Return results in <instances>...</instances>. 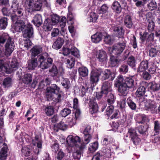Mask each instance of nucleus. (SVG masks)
Returning <instances> with one entry per match:
<instances>
[{
    "mask_svg": "<svg viewBox=\"0 0 160 160\" xmlns=\"http://www.w3.org/2000/svg\"><path fill=\"white\" fill-rule=\"evenodd\" d=\"M12 84V80L10 78H5L3 80V85L5 88H8L11 86Z\"/></svg>",
    "mask_w": 160,
    "mask_h": 160,
    "instance_id": "obj_38",
    "label": "nucleus"
},
{
    "mask_svg": "<svg viewBox=\"0 0 160 160\" xmlns=\"http://www.w3.org/2000/svg\"><path fill=\"white\" fill-rule=\"evenodd\" d=\"M78 72L80 75L82 77H86L88 76V70L85 67H82L79 68Z\"/></svg>",
    "mask_w": 160,
    "mask_h": 160,
    "instance_id": "obj_30",
    "label": "nucleus"
},
{
    "mask_svg": "<svg viewBox=\"0 0 160 160\" xmlns=\"http://www.w3.org/2000/svg\"><path fill=\"white\" fill-rule=\"evenodd\" d=\"M97 57L98 60L100 62L105 63L107 60V55L106 52L102 50H100L97 52Z\"/></svg>",
    "mask_w": 160,
    "mask_h": 160,
    "instance_id": "obj_13",
    "label": "nucleus"
},
{
    "mask_svg": "<svg viewBox=\"0 0 160 160\" xmlns=\"http://www.w3.org/2000/svg\"><path fill=\"white\" fill-rule=\"evenodd\" d=\"M14 46V44L12 41L11 38H9L5 45V54L7 56H10L13 52Z\"/></svg>",
    "mask_w": 160,
    "mask_h": 160,
    "instance_id": "obj_10",
    "label": "nucleus"
},
{
    "mask_svg": "<svg viewBox=\"0 0 160 160\" xmlns=\"http://www.w3.org/2000/svg\"><path fill=\"white\" fill-rule=\"evenodd\" d=\"M124 22L126 26L129 28H131L133 24L132 18L129 15H127L125 17Z\"/></svg>",
    "mask_w": 160,
    "mask_h": 160,
    "instance_id": "obj_33",
    "label": "nucleus"
},
{
    "mask_svg": "<svg viewBox=\"0 0 160 160\" xmlns=\"http://www.w3.org/2000/svg\"><path fill=\"white\" fill-rule=\"evenodd\" d=\"M145 92V88L143 86H141L137 90L136 92V95L137 97H140L144 94Z\"/></svg>",
    "mask_w": 160,
    "mask_h": 160,
    "instance_id": "obj_37",
    "label": "nucleus"
},
{
    "mask_svg": "<svg viewBox=\"0 0 160 160\" xmlns=\"http://www.w3.org/2000/svg\"><path fill=\"white\" fill-rule=\"evenodd\" d=\"M112 7L114 11L117 13H119L121 12V6L118 2H114L112 4Z\"/></svg>",
    "mask_w": 160,
    "mask_h": 160,
    "instance_id": "obj_28",
    "label": "nucleus"
},
{
    "mask_svg": "<svg viewBox=\"0 0 160 160\" xmlns=\"http://www.w3.org/2000/svg\"><path fill=\"white\" fill-rule=\"evenodd\" d=\"M105 96L107 97V102L109 104H112L115 100L114 97L113 95L111 93V92H108L107 94H104Z\"/></svg>",
    "mask_w": 160,
    "mask_h": 160,
    "instance_id": "obj_36",
    "label": "nucleus"
},
{
    "mask_svg": "<svg viewBox=\"0 0 160 160\" xmlns=\"http://www.w3.org/2000/svg\"><path fill=\"white\" fill-rule=\"evenodd\" d=\"M67 128V125L63 122H61L59 123H56L54 125L53 130L58 132L59 129L64 130Z\"/></svg>",
    "mask_w": 160,
    "mask_h": 160,
    "instance_id": "obj_19",
    "label": "nucleus"
},
{
    "mask_svg": "<svg viewBox=\"0 0 160 160\" xmlns=\"http://www.w3.org/2000/svg\"><path fill=\"white\" fill-rule=\"evenodd\" d=\"M101 74V70L92 71L90 74V82L92 86H94L99 80V78Z\"/></svg>",
    "mask_w": 160,
    "mask_h": 160,
    "instance_id": "obj_9",
    "label": "nucleus"
},
{
    "mask_svg": "<svg viewBox=\"0 0 160 160\" xmlns=\"http://www.w3.org/2000/svg\"><path fill=\"white\" fill-rule=\"evenodd\" d=\"M108 9V7L106 5L104 4L98 10L97 12L99 14H103L106 13Z\"/></svg>",
    "mask_w": 160,
    "mask_h": 160,
    "instance_id": "obj_54",
    "label": "nucleus"
},
{
    "mask_svg": "<svg viewBox=\"0 0 160 160\" xmlns=\"http://www.w3.org/2000/svg\"><path fill=\"white\" fill-rule=\"evenodd\" d=\"M32 43L31 41L29 39L24 40L23 45L24 47L28 49L32 45Z\"/></svg>",
    "mask_w": 160,
    "mask_h": 160,
    "instance_id": "obj_63",
    "label": "nucleus"
},
{
    "mask_svg": "<svg viewBox=\"0 0 160 160\" xmlns=\"http://www.w3.org/2000/svg\"><path fill=\"white\" fill-rule=\"evenodd\" d=\"M128 64L132 67H134L135 66V62L134 58L131 56L128 58Z\"/></svg>",
    "mask_w": 160,
    "mask_h": 160,
    "instance_id": "obj_58",
    "label": "nucleus"
},
{
    "mask_svg": "<svg viewBox=\"0 0 160 160\" xmlns=\"http://www.w3.org/2000/svg\"><path fill=\"white\" fill-rule=\"evenodd\" d=\"M22 153L25 156H28L30 154L31 150L28 147L25 146L22 148Z\"/></svg>",
    "mask_w": 160,
    "mask_h": 160,
    "instance_id": "obj_46",
    "label": "nucleus"
},
{
    "mask_svg": "<svg viewBox=\"0 0 160 160\" xmlns=\"http://www.w3.org/2000/svg\"><path fill=\"white\" fill-rule=\"evenodd\" d=\"M46 95L48 100L53 99V101L57 102H60L64 96L63 92L55 84H52L47 88Z\"/></svg>",
    "mask_w": 160,
    "mask_h": 160,
    "instance_id": "obj_3",
    "label": "nucleus"
},
{
    "mask_svg": "<svg viewBox=\"0 0 160 160\" xmlns=\"http://www.w3.org/2000/svg\"><path fill=\"white\" fill-rule=\"evenodd\" d=\"M98 106L95 99L91 100L89 103V111L91 114L96 113L98 111Z\"/></svg>",
    "mask_w": 160,
    "mask_h": 160,
    "instance_id": "obj_14",
    "label": "nucleus"
},
{
    "mask_svg": "<svg viewBox=\"0 0 160 160\" xmlns=\"http://www.w3.org/2000/svg\"><path fill=\"white\" fill-rule=\"evenodd\" d=\"M154 23L152 20H148V29L150 32L153 31L154 28Z\"/></svg>",
    "mask_w": 160,
    "mask_h": 160,
    "instance_id": "obj_52",
    "label": "nucleus"
},
{
    "mask_svg": "<svg viewBox=\"0 0 160 160\" xmlns=\"http://www.w3.org/2000/svg\"><path fill=\"white\" fill-rule=\"evenodd\" d=\"M60 18L56 14H53L52 16L51 20L47 19L44 21L43 25V28L45 31H50L52 28V25L56 24L59 22Z\"/></svg>",
    "mask_w": 160,
    "mask_h": 160,
    "instance_id": "obj_6",
    "label": "nucleus"
},
{
    "mask_svg": "<svg viewBox=\"0 0 160 160\" xmlns=\"http://www.w3.org/2000/svg\"><path fill=\"white\" fill-rule=\"evenodd\" d=\"M84 135V142L82 143L81 138L77 136L69 135L66 139V142L70 147H75L80 150H83L86 145L89 143L92 138L91 134Z\"/></svg>",
    "mask_w": 160,
    "mask_h": 160,
    "instance_id": "obj_1",
    "label": "nucleus"
},
{
    "mask_svg": "<svg viewBox=\"0 0 160 160\" xmlns=\"http://www.w3.org/2000/svg\"><path fill=\"white\" fill-rule=\"evenodd\" d=\"M8 148L5 145L3 146L0 151V160H5L7 157Z\"/></svg>",
    "mask_w": 160,
    "mask_h": 160,
    "instance_id": "obj_23",
    "label": "nucleus"
},
{
    "mask_svg": "<svg viewBox=\"0 0 160 160\" xmlns=\"http://www.w3.org/2000/svg\"><path fill=\"white\" fill-rule=\"evenodd\" d=\"M104 157L102 152H100L94 155L92 157V160H103Z\"/></svg>",
    "mask_w": 160,
    "mask_h": 160,
    "instance_id": "obj_41",
    "label": "nucleus"
},
{
    "mask_svg": "<svg viewBox=\"0 0 160 160\" xmlns=\"http://www.w3.org/2000/svg\"><path fill=\"white\" fill-rule=\"evenodd\" d=\"M42 51V48L40 46H35L30 50L31 56L35 57L41 53Z\"/></svg>",
    "mask_w": 160,
    "mask_h": 160,
    "instance_id": "obj_16",
    "label": "nucleus"
},
{
    "mask_svg": "<svg viewBox=\"0 0 160 160\" xmlns=\"http://www.w3.org/2000/svg\"><path fill=\"white\" fill-rule=\"evenodd\" d=\"M8 25L7 19L3 18L0 19V28L2 29H5Z\"/></svg>",
    "mask_w": 160,
    "mask_h": 160,
    "instance_id": "obj_39",
    "label": "nucleus"
},
{
    "mask_svg": "<svg viewBox=\"0 0 160 160\" xmlns=\"http://www.w3.org/2000/svg\"><path fill=\"white\" fill-rule=\"evenodd\" d=\"M111 84L109 82H104L102 86L101 93L103 94H107L108 92L111 91Z\"/></svg>",
    "mask_w": 160,
    "mask_h": 160,
    "instance_id": "obj_15",
    "label": "nucleus"
},
{
    "mask_svg": "<svg viewBox=\"0 0 160 160\" xmlns=\"http://www.w3.org/2000/svg\"><path fill=\"white\" fill-rule=\"evenodd\" d=\"M76 149L75 151L73 153L72 156L74 160H79L81 156V151L82 150H80L78 148L75 147H72Z\"/></svg>",
    "mask_w": 160,
    "mask_h": 160,
    "instance_id": "obj_27",
    "label": "nucleus"
},
{
    "mask_svg": "<svg viewBox=\"0 0 160 160\" xmlns=\"http://www.w3.org/2000/svg\"><path fill=\"white\" fill-rule=\"evenodd\" d=\"M113 107L112 105L109 106L106 110V114L108 116L112 114L113 110Z\"/></svg>",
    "mask_w": 160,
    "mask_h": 160,
    "instance_id": "obj_62",
    "label": "nucleus"
},
{
    "mask_svg": "<svg viewBox=\"0 0 160 160\" xmlns=\"http://www.w3.org/2000/svg\"><path fill=\"white\" fill-rule=\"evenodd\" d=\"M66 63L67 66L69 68H71L75 64V59L73 58L69 57L66 59Z\"/></svg>",
    "mask_w": 160,
    "mask_h": 160,
    "instance_id": "obj_34",
    "label": "nucleus"
},
{
    "mask_svg": "<svg viewBox=\"0 0 160 160\" xmlns=\"http://www.w3.org/2000/svg\"><path fill=\"white\" fill-rule=\"evenodd\" d=\"M11 38L8 35L7 33H3L0 36V43H4L5 41L7 40V41L9 39Z\"/></svg>",
    "mask_w": 160,
    "mask_h": 160,
    "instance_id": "obj_45",
    "label": "nucleus"
},
{
    "mask_svg": "<svg viewBox=\"0 0 160 160\" xmlns=\"http://www.w3.org/2000/svg\"><path fill=\"white\" fill-rule=\"evenodd\" d=\"M18 2L17 0H13L12 4L11 6V10H12L13 12H15L18 9Z\"/></svg>",
    "mask_w": 160,
    "mask_h": 160,
    "instance_id": "obj_40",
    "label": "nucleus"
},
{
    "mask_svg": "<svg viewBox=\"0 0 160 160\" xmlns=\"http://www.w3.org/2000/svg\"><path fill=\"white\" fill-rule=\"evenodd\" d=\"M32 22L36 26L39 27L42 23V16L40 14H36L33 18Z\"/></svg>",
    "mask_w": 160,
    "mask_h": 160,
    "instance_id": "obj_20",
    "label": "nucleus"
},
{
    "mask_svg": "<svg viewBox=\"0 0 160 160\" xmlns=\"http://www.w3.org/2000/svg\"><path fill=\"white\" fill-rule=\"evenodd\" d=\"M71 53L73 55L77 58H79L80 56L78 50L75 47H73L71 48Z\"/></svg>",
    "mask_w": 160,
    "mask_h": 160,
    "instance_id": "obj_55",
    "label": "nucleus"
},
{
    "mask_svg": "<svg viewBox=\"0 0 160 160\" xmlns=\"http://www.w3.org/2000/svg\"><path fill=\"white\" fill-rule=\"evenodd\" d=\"M153 38L154 34L153 33H149L147 32H145L141 37V38L142 40L146 41L147 42L152 40Z\"/></svg>",
    "mask_w": 160,
    "mask_h": 160,
    "instance_id": "obj_25",
    "label": "nucleus"
},
{
    "mask_svg": "<svg viewBox=\"0 0 160 160\" xmlns=\"http://www.w3.org/2000/svg\"><path fill=\"white\" fill-rule=\"evenodd\" d=\"M29 8L32 11L40 10L43 5L48 6L46 0H28Z\"/></svg>",
    "mask_w": 160,
    "mask_h": 160,
    "instance_id": "obj_5",
    "label": "nucleus"
},
{
    "mask_svg": "<svg viewBox=\"0 0 160 160\" xmlns=\"http://www.w3.org/2000/svg\"><path fill=\"white\" fill-rule=\"evenodd\" d=\"M38 58V62L40 63V67L42 69H47L52 64V60L51 58H48L46 60L42 55L39 56Z\"/></svg>",
    "mask_w": 160,
    "mask_h": 160,
    "instance_id": "obj_8",
    "label": "nucleus"
},
{
    "mask_svg": "<svg viewBox=\"0 0 160 160\" xmlns=\"http://www.w3.org/2000/svg\"><path fill=\"white\" fill-rule=\"evenodd\" d=\"M71 113V110L68 108H64L61 112V115L62 117H65Z\"/></svg>",
    "mask_w": 160,
    "mask_h": 160,
    "instance_id": "obj_59",
    "label": "nucleus"
},
{
    "mask_svg": "<svg viewBox=\"0 0 160 160\" xmlns=\"http://www.w3.org/2000/svg\"><path fill=\"white\" fill-rule=\"evenodd\" d=\"M64 42L63 39L61 38H58L53 43L52 47L56 50L60 49Z\"/></svg>",
    "mask_w": 160,
    "mask_h": 160,
    "instance_id": "obj_17",
    "label": "nucleus"
},
{
    "mask_svg": "<svg viewBox=\"0 0 160 160\" xmlns=\"http://www.w3.org/2000/svg\"><path fill=\"white\" fill-rule=\"evenodd\" d=\"M92 41L94 43H98L102 40V33L97 32L92 35L91 37Z\"/></svg>",
    "mask_w": 160,
    "mask_h": 160,
    "instance_id": "obj_18",
    "label": "nucleus"
},
{
    "mask_svg": "<svg viewBox=\"0 0 160 160\" xmlns=\"http://www.w3.org/2000/svg\"><path fill=\"white\" fill-rule=\"evenodd\" d=\"M98 18V16L94 12L90 13L88 17L87 18V21L90 22H95Z\"/></svg>",
    "mask_w": 160,
    "mask_h": 160,
    "instance_id": "obj_29",
    "label": "nucleus"
},
{
    "mask_svg": "<svg viewBox=\"0 0 160 160\" xmlns=\"http://www.w3.org/2000/svg\"><path fill=\"white\" fill-rule=\"evenodd\" d=\"M61 84L62 86L66 88H68L70 87V83L68 79L63 77L62 78Z\"/></svg>",
    "mask_w": 160,
    "mask_h": 160,
    "instance_id": "obj_44",
    "label": "nucleus"
},
{
    "mask_svg": "<svg viewBox=\"0 0 160 160\" xmlns=\"http://www.w3.org/2000/svg\"><path fill=\"white\" fill-rule=\"evenodd\" d=\"M74 15L73 14L72 12H70L69 9V12L67 15V19L68 20L71 22V24L73 23V21L74 20Z\"/></svg>",
    "mask_w": 160,
    "mask_h": 160,
    "instance_id": "obj_60",
    "label": "nucleus"
},
{
    "mask_svg": "<svg viewBox=\"0 0 160 160\" xmlns=\"http://www.w3.org/2000/svg\"><path fill=\"white\" fill-rule=\"evenodd\" d=\"M148 61H142L141 62L139 66L138 72L140 73L145 72L148 69Z\"/></svg>",
    "mask_w": 160,
    "mask_h": 160,
    "instance_id": "obj_26",
    "label": "nucleus"
},
{
    "mask_svg": "<svg viewBox=\"0 0 160 160\" xmlns=\"http://www.w3.org/2000/svg\"><path fill=\"white\" fill-rule=\"evenodd\" d=\"M32 75L30 74H26L24 75L22 81L24 84H28L32 82Z\"/></svg>",
    "mask_w": 160,
    "mask_h": 160,
    "instance_id": "obj_31",
    "label": "nucleus"
},
{
    "mask_svg": "<svg viewBox=\"0 0 160 160\" xmlns=\"http://www.w3.org/2000/svg\"><path fill=\"white\" fill-rule=\"evenodd\" d=\"M38 65V60L36 58H32L29 62L27 68L29 70H33Z\"/></svg>",
    "mask_w": 160,
    "mask_h": 160,
    "instance_id": "obj_21",
    "label": "nucleus"
},
{
    "mask_svg": "<svg viewBox=\"0 0 160 160\" xmlns=\"http://www.w3.org/2000/svg\"><path fill=\"white\" fill-rule=\"evenodd\" d=\"M104 41L106 44H111L112 43L113 40L110 36L106 34L104 36Z\"/></svg>",
    "mask_w": 160,
    "mask_h": 160,
    "instance_id": "obj_50",
    "label": "nucleus"
},
{
    "mask_svg": "<svg viewBox=\"0 0 160 160\" xmlns=\"http://www.w3.org/2000/svg\"><path fill=\"white\" fill-rule=\"evenodd\" d=\"M19 63L16 58H13L11 62L10 66L7 68L6 66L4 65V61H0V72L2 71H6L9 73L16 70L18 68Z\"/></svg>",
    "mask_w": 160,
    "mask_h": 160,
    "instance_id": "obj_4",
    "label": "nucleus"
},
{
    "mask_svg": "<svg viewBox=\"0 0 160 160\" xmlns=\"http://www.w3.org/2000/svg\"><path fill=\"white\" fill-rule=\"evenodd\" d=\"M123 79V77L121 76L118 77L116 80L115 81L114 85L116 87H118L121 84H122Z\"/></svg>",
    "mask_w": 160,
    "mask_h": 160,
    "instance_id": "obj_51",
    "label": "nucleus"
},
{
    "mask_svg": "<svg viewBox=\"0 0 160 160\" xmlns=\"http://www.w3.org/2000/svg\"><path fill=\"white\" fill-rule=\"evenodd\" d=\"M98 147V144L97 142L91 143L88 147V151L91 153L95 152Z\"/></svg>",
    "mask_w": 160,
    "mask_h": 160,
    "instance_id": "obj_35",
    "label": "nucleus"
},
{
    "mask_svg": "<svg viewBox=\"0 0 160 160\" xmlns=\"http://www.w3.org/2000/svg\"><path fill=\"white\" fill-rule=\"evenodd\" d=\"M80 114V111L78 109H76L75 113L73 115L68 118L67 122H68L69 125L70 127H72L75 124L76 120L79 118Z\"/></svg>",
    "mask_w": 160,
    "mask_h": 160,
    "instance_id": "obj_11",
    "label": "nucleus"
},
{
    "mask_svg": "<svg viewBox=\"0 0 160 160\" xmlns=\"http://www.w3.org/2000/svg\"><path fill=\"white\" fill-rule=\"evenodd\" d=\"M91 127L90 126H87L84 128L82 127L81 128V130L83 131V133L84 135L90 134Z\"/></svg>",
    "mask_w": 160,
    "mask_h": 160,
    "instance_id": "obj_48",
    "label": "nucleus"
},
{
    "mask_svg": "<svg viewBox=\"0 0 160 160\" xmlns=\"http://www.w3.org/2000/svg\"><path fill=\"white\" fill-rule=\"evenodd\" d=\"M118 90L121 95L125 96L128 93V88L123 83L119 86Z\"/></svg>",
    "mask_w": 160,
    "mask_h": 160,
    "instance_id": "obj_24",
    "label": "nucleus"
},
{
    "mask_svg": "<svg viewBox=\"0 0 160 160\" xmlns=\"http://www.w3.org/2000/svg\"><path fill=\"white\" fill-rule=\"evenodd\" d=\"M145 106L147 109L150 111L152 113L155 112L156 104L155 102L150 100H148L145 102Z\"/></svg>",
    "mask_w": 160,
    "mask_h": 160,
    "instance_id": "obj_12",
    "label": "nucleus"
},
{
    "mask_svg": "<svg viewBox=\"0 0 160 160\" xmlns=\"http://www.w3.org/2000/svg\"><path fill=\"white\" fill-rule=\"evenodd\" d=\"M125 47V42H123L119 43L112 47H109L108 48L109 52L110 54L119 55L123 52Z\"/></svg>",
    "mask_w": 160,
    "mask_h": 160,
    "instance_id": "obj_7",
    "label": "nucleus"
},
{
    "mask_svg": "<svg viewBox=\"0 0 160 160\" xmlns=\"http://www.w3.org/2000/svg\"><path fill=\"white\" fill-rule=\"evenodd\" d=\"M110 62L112 66H115L119 62V60L115 56L112 55L110 58Z\"/></svg>",
    "mask_w": 160,
    "mask_h": 160,
    "instance_id": "obj_49",
    "label": "nucleus"
},
{
    "mask_svg": "<svg viewBox=\"0 0 160 160\" xmlns=\"http://www.w3.org/2000/svg\"><path fill=\"white\" fill-rule=\"evenodd\" d=\"M123 83L128 88H133L135 87L134 80L132 77L126 78Z\"/></svg>",
    "mask_w": 160,
    "mask_h": 160,
    "instance_id": "obj_22",
    "label": "nucleus"
},
{
    "mask_svg": "<svg viewBox=\"0 0 160 160\" xmlns=\"http://www.w3.org/2000/svg\"><path fill=\"white\" fill-rule=\"evenodd\" d=\"M158 51L156 48H151L149 50V55L151 57H156L158 54Z\"/></svg>",
    "mask_w": 160,
    "mask_h": 160,
    "instance_id": "obj_56",
    "label": "nucleus"
},
{
    "mask_svg": "<svg viewBox=\"0 0 160 160\" xmlns=\"http://www.w3.org/2000/svg\"><path fill=\"white\" fill-rule=\"evenodd\" d=\"M128 136H130L131 139L137 136L135 130L133 129H129L126 137H128Z\"/></svg>",
    "mask_w": 160,
    "mask_h": 160,
    "instance_id": "obj_53",
    "label": "nucleus"
},
{
    "mask_svg": "<svg viewBox=\"0 0 160 160\" xmlns=\"http://www.w3.org/2000/svg\"><path fill=\"white\" fill-rule=\"evenodd\" d=\"M148 7L150 10L156 9L157 7V3L155 0H152L148 4Z\"/></svg>",
    "mask_w": 160,
    "mask_h": 160,
    "instance_id": "obj_43",
    "label": "nucleus"
},
{
    "mask_svg": "<svg viewBox=\"0 0 160 160\" xmlns=\"http://www.w3.org/2000/svg\"><path fill=\"white\" fill-rule=\"evenodd\" d=\"M150 88L151 90L153 91L158 90L160 88V84L152 83L151 84Z\"/></svg>",
    "mask_w": 160,
    "mask_h": 160,
    "instance_id": "obj_61",
    "label": "nucleus"
},
{
    "mask_svg": "<svg viewBox=\"0 0 160 160\" xmlns=\"http://www.w3.org/2000/svg\"><path fill=\"white\" fill-rule=\"evenodd\" d=\"M27 22V20H19L12 25L13 29L17 32H21L25 28L23 31V36L25 38H31L33 36V29L32 25L30 23H28L27 26L25 24Z\"/></svg>",
    "mask_w": 160,
    "mask_h": 160,
    "instance_id": "obj_2",
    "label": "nucleus"
},
{
    "mask_svg": "<svg viewBox=\"0 0 160 160\" xmlns=\"http://www.w3.org/2000/svg\"><path fill=\"white\" fill-rule=\"evenodd\" d=\"M113 31L119 37L122 36L124 33V30L122 27L116 26L114 28Z\"/></svg>",
    "mask_w": 160,
    "mask_h": 160,
    "instance_id": "obj_32",
    "label": "nucleus"
},
{
    "mask_svg": "<svg viewBox=\"0 0 160 160\" xmlns=\"http://www.w3.org/2000/svg\"><path fill=\"white\" fill-rule=\"evenodd\" d=\"M45 113L48 116L52 115L54 112V109L52 106H50L47 107L45 110Z\"/></svg>",
    "mask_w": 160,
    "mask_h": 160,
    "instance_id": "obj_42",
    "label": "nucleus"
},
{
    "mask_svg": "<svg viewBox=\"0 0 160 160\" xmlns=\"http://www.w3.org/2000/svg\"><path fill=\"white\" fill-rule=\"evenodd\" d=\"M52 76H56L58 73V70L55 66L53 65L52 68L49 70Z\"/></svg>",
    "mask_w": 160,
    "mask_h": 160,
    "instance_id": "obj_57",
    "label": "nucleus"
},
{
    "mask_svg": "<svg viewBox=\"0 0 160 160\" xmlns=\"http://www.w3.org/2000/svg\"><path fill=\"white\" fill-rule=\"evenodd\" d=\"M62 53L64 56H67L71 52V49L68 48L63 47L62 49Z\"/></svg>",
    "mask_w": 160,
    "mask_h": 160,
    "instance_id": "obj_64",
    "label": "nucleus"
},
{
    "mask_svg": "<svg viewBox=\"0 0 160 160\" xmlns=\"http://www.w3.org/2000/svg\"><path fill=\"white\" fill-rule=\"evenodd\" d=\"M127 102L129 107L132 110H134L136 108V104L132 101L131 98L129 97L127 99Z\"/></svg>",
    "mask_w": 160,
    "mask_h": 160,
    "instance_id": "obj_47",
    "label": "nucleus"
}]
</instances>
